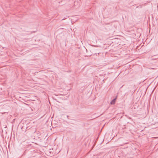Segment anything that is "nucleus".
Masks as SVG:
<instances>
[{"label":"nucleus","mask_w":158,"mask_h":158,"mask_svg":"<svg viewBox=\"0 0 158 158\" xmlns=\"http://www.w3.org/2000/svg\"><path fill=\"white\" fill-rule=\"evenodd\" d=\"M116 100V98H115L113 99L112 101L110 102V104L112 105H114L115 104V101Z\"/></svg>","instance_id":"1"},{"label":"nucleus","mask_w":158,"mask_h":158,"mask_svg":"<svg viewBox=\"0 0 158 158\" xmlns=\"http://www.w3.org/2000/svg\"><path fill=\"white\" fill-rule=\"evenodd\" d=\"M151 69H155L154 68H152Z\"/></svg>","instance_id":"2"}]
</instances>
